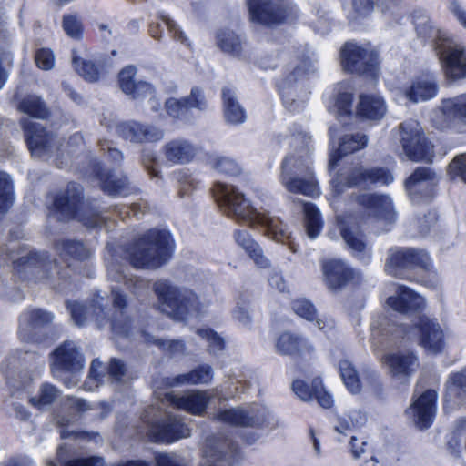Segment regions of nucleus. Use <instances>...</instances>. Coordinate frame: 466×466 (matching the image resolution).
Segmentation results:
<instances>
[{
	"label": "nucleus",
	"instance_id": "1",
	"mask_svg": "<svg viewBox=\"0 0 466 466\" xmlns=\"http://www.w3.org/2000/svg\"><path fill=\"white\" fill-rule=\"evenodd\" d=\"M286 138L289 152L281 165V184L290 193L318 197L320 190L312 171L311 136L301 126L293 125Z\"/></svg>",
	"mask_w": 466,
	"mask_h": 466
},
{
	"label": "nucleus",
	"instance_id": "2",
	"mask_svg": "<svg viewBox=\"0 0 466 466\" xmlns=\"http://www.w3.org/2000/svg\"><path fill=\"white\" fill-rule=\"evenodd\" d=\"M213 191L218 206L229 218L249 226H261L265 235L277 242L286 243L290 238L278 218L258 212L234 186L218 182Z\"/></svg>",
	"mask_w": 466,
	"mask_h": 466
},
{
	"label": "nucleus",
	"instance_id": "3",
	"mask_svg": "<svg viewBox=\"0 0 466 466\" xmlns=\"http://www.w3.org/2000/svg\"><path fill=\"white\" fill-rule=\"evenodd\" d=\"M154 290L160 301L163 312L177 320H187L205 312L208 303L201 299L192 289L177 288L167 280L155 282Z\"/></svg>",
	"mask_w": 466,
	"mask_h": 466
},
{
	"label": "nucleus",
	"instance_id": "4",
	"mask_svg": "<svg viewBox=\"0 0 466 466\" xmlns=\"http://www.w3.org/2000/svg\"><path fill=\"white\" fill-rule=\"evenodd\" d=\"M173 244L166 230L150 229L127 250L130 264L137 268H157L171 257Z\"/></svg>",
	"mask_w": 466,
	"mask_h": 466
},
{
	"label": "nucleus",
	"instance_id": "5",
	"mask_svg": "<svg viewBox=\"0 0 466 466\" xmlns=\"http://www.w3.org/2000/svg\"><path fill=\"white\" fill-rule=\"evenodd\" d=\"M82 200L83 187L76 183H69L65 191L56 196L49 217L59 221L76 218L87 228L101 227L105 223V218L97 212H92L91 214L80 212Z\"/></svg>",
	"mask_w": 466,
	"mask_h": 466
},
{
	"label": "nucleus",
	"instance_id": "6",
	"mask_svg": "<svg viewBox=\"0 0 466 466\" xmlns=\"http://www.w3.org/2000/svg\"><path fill=\"white\" fill-rule=\"evenodd\" d=\"M314 72L315 66L312 60L305 57L281 77L278 86L287 109L297 112L304 107L309 99V91L304 87L303 82Z\"/></svg>",
	"mask_w": 466,
	"mask_h": 466
},
{
	"label": "nucleus",
	"instance_id": "7",
	"mask_svg": "<svg viewBox=\"0 0 466 466\" xmlns=\"http://www.w3.org/2000/svg\"><path fill=\"white\" fill-rule=\"evenodd\" d=\"M51 369L54 375L70 388L76 386L79 379L77 373L85 367V359L78 347L72 340H66L52 352Z\"/></svg>",
	"mask_w": 466,
	"mask_h": 466
},
{
	"label": "nucleus",
	"instance_id": "8",
	"mask_svg": "<svg viewBox=\"0 0 466 466\" xmlns=\"http://www.w3.org/2000/svg\"><path fill=\"white\" fill-rule=\"evenodd\" d=\"M400 142L406 158L412 162L431 163L434 157L433 145L426 138L419 122L413 119L399 127Z\"/></svg>",
	"mask_w": 466,
	"mask_h": 466
},
{
	"label": "nucleus",
	"instance_id": "9",
	"mask_svg": "<svg viewBox=\"0 0 466 466\" xmlns=\"http://www.w3.org/2000/svg\"><path fill=\"white\" fill-rule=\"evenodd\" d=\"M431 266V258L424 250L394 247L388 251L385 271L393 277L410 279V270L417 268L429 270Z\"/></svg>",
	"mask_w": 466,
	"mask_h": 466
},
{
	"label": "nucleus",
	"instance_id": "10",
	"mask_svg": "<svg viewBox=\"0 0 466 466\" xmlns=\"http://www.w3.org/2000/svg\"><path fill=\"white\" fill-rule=\"evenodd\" d=\"M445 78L457 82L466 78V46L451 35L434 49Z\"/></svg>",
	"mask_w": 466,
	"mask_h": 466
},
{
	"label": "nucleus",
	"instance_id": "11",
	"mask_svg": "<svg viewBox=\"0 0 466 466\" xmlns=\"http://www.w3.org/2000/svg\"><path fill=\"white\" fill-rule=\"evenodd\" d=\"M112 295L114 313L110 317L108 316V312H106L105 299L101 296H96L95 299L91 305L95 321L99 328L110 322L113 332L121 336H129L131 320L124 312V309L127 305L126 296L116 289H112Z\"/></svg>",
	"mask_w": 466,
	"mask_h": 466
},
{
	"label": "nucleus",
	"instance_id": "12",
	"mask_svg": "<svg viewBox=\"0 0 466 466\" xmlns=\"http://www.w3.org/2000/svg\"><path fill=\"white\" fill-rule=\"evenodd\" d=\"M392 181V175L384 168L359 167L351 169L347 176L339 175L333 179L332 193L333 197H338L348 187L367 188L371 185H389Z\"/></svg>",
	"mask_w": 466,
	"mask_h": 466
},
{
	"label": "nucleus",
	"instance_id": "13",
	"mask_svg": "<svg viewBox=\"0 0 466 466\" xmlns=\"http://www.w3.org/2000/svg\"><path fill=\"white\" fill-rule=\"evenodd\" d=\"M253 22L275 25L291 21L293 6L288 0H247Z\"/></svg>",
	"mask_w": 466,
	"mask_h": 466
},
{
	"label": "nucleus",
	"instance_id": "14",
	"mask_svg": "<svg viewBox=\"0 0 466 466\" xmlns=\"http://www.w3.org/2000/svg\"><path fill=\"white\" fill-rule=\"evenodd\" d=\"M16 245H13L10 249V253L6 255V262L11 261L16 264L18 267H25L36 270L39 275V279L49 280L54 279V274L57 275L58 279H65L66 276L62 275L61 271L58 270V267L55 260H51L46 252H25L21 249L19 253L15 252Z\"/></svg>",
	"mask_w": 466,
	"mask_h": 466
},
{
	"label": "nucleus",
	"instance_id": "15",
	"mask_svg": "<svg viewBox=\"0 0 466 466\" xmlns=\"http://www.w3.org/2000/svg\"><path fill=\"white\" fill-rule=\"evenodd\" d=\"M340 56L343 69L359 75H373L378 64V55L374 50L355 43H346L340 51Z\"/></svg>",
	"mask_w": 466,
	"mask_h": 466
},
{
	"label": "nucleus",
	"instance_id": "16",
	"mask_svg": "<svg viewBox=\"0 0 466 466\" xmlns=\"http://www.w3.org/2000/svg\"><path fill=\"white\" fill-rule=\"evenodd\" d=\"M214 418L232 426L257 428L265 422L266 413L258 405H247L220 410Z\"/></svg>",
	"mask_w": 466,
	"mask_h": 466
},
{
	"label": "nucleus",
	"instance_id": "17",
	"mask_svg": "<svg viewBox=\"0 0 466 466\" xmlns=\"http://www.w3.org/2000/svg\"><path fill=\"white\" fill-rule=\"evenodd\" d=\"M437 392L427 390L416 398L406 410L407 417L420 430L428 429L436 414Z\"/></svg>",
	"mask_w": 466,
	"mask_h": 466
},
{
	"label": "nucleus",
	"instance_id": "18",
	"mask_svg": "<svg viewBox=\"0 0 466 466\" xmlns=\"http://www.w3.org/2000/svg\"><path fill=\"white\" fill-rule=\"evenodd\" d=\"M238 447L231 441L220 436L206 440L203 450L204 461L200 466H227L237 453Z\"/></svg>",
	"mask_w": 466,
	"mask_h": 466
},
{
	"label": "nucleus",
	"instance_id": "19",
	"mask_svg": "<svg viewBox=\"0 0 466 466\" xmlns=\"http://www.w3.org/2000/svg\"><path fill=\"white\" fill-rule=\"evenodd\" d=\"M438 181L432 169L419 167L406 179L405 187L412 200L419 201L420 198L428 199L433 196Z\"/></svg>",
	"mask_w": 466,
	"mask_h": 466
},
{
	"label": "nucleus",
	"instance_id": "20",
	"mask_svg": "<svg viewBox=\"0 0 466 466\" xmlns=\"http://www.w3.org/2000/svg\"><path fill=\"white\" fill-rule=\"evenodd\" d=\"M21 124L32 156L42 157L52 150L55 147L52 134L47 133L40 124L33 122L27 117L22 118Z\"/></svg>",
	"mask_w": 466,
	"mask_h": 466
},
{
	"label": "nucleus",
	"instance_id": "21",
	"mask_svg": "<svg viewBox=\"0 0 466 466\" xmlns=\"http://www.w3.org/2000/svg\"><path fill=\"white\" fill-rule=\"evenodd\" d=\"M382 361L397 380L410 378L420 365L417 355L408 350L387 353L383 356Z\"/></svg>",
	"mask_w": 466,
	"mask_h": 466
},
{
	"label": "nucleus",
	"instance_id": "22",
	"mask_svg": "<svg viewBox=\"0 0 466 466\" xmlns=\"http://www.w3.org/2000/svg\"><path fill=\"white\" fill-rule=\"evenodd\" d=\"M150 433L156 442L171 443L190 435V430L177 416L167 413L151 426Z\"/></svg>",
	"mask_w": 466,
	"mask_h": 466
},
{
	"label": "nucleus",
	"instance_id": "23",
	"mask_svg": "<svg viewBox=\"0 0 466 466\" xmlns=\"http://www.w3.org/2000/svg\"><path fill=\"white\" fill-rule=\"evenodd\" d=\"M411 21L417 36L423 41H431L433 49L441 45L451 34L435 26L426 10L416 8L411 13Z\"/></svg>",
	"mask_w": 466,
	"mask_h": 466
},
{
	"label": "nucleus",
	"instance_id": "24",
	"mask_svg": "<svg viewBox=\"0 0 466 466\" xmlns=\"http://www.w3.org/2000/svg\"><path fill=\"white\" fill-rule=\"evenodd\" d=\"M117 133L132 143L157 142L164 137L162 129L136 121L121 123L117 126Z\"/></svg>",
	"mask_w": 466,
	"mask_h": 466
},
{
	"label": "nucleus",
	"instance_id": "25",
	"mask_svg": "<svg viewBox=\"0 0 466 466\" xmlns=\"http://www.w3.org/2000/svg\"><path fill=\"white\" fill-rule=\"evenodd\" d=\"M416 328L421 347L431 353H438L442 350L443 333L438 322L426 316H419Z\"/></svg>",
	"mask_w": 466,
	"mask_h": 466
},
{
	"label": "nucleus",
	"instance_id": "26",
	"mask_svg": "<svg viewBox=\"0 0 466 466\" xmlns=\"http://www.w3.org/2000/svg\"><path fill=\"white\" fill-rule=\"evenodd\" d=\"M322 270L327 285L331 289H339L349 282L359 279L360 274L339 259H331L322 265Z\"/></svg>",
	"mask_w": 466,
	"mask_h": 466
},
{
	"label": "nucleus",
	"instance_id": "27",
	"mask_svg": "<svg viewBox=\"0 0 466 466\" xmlns=\"http://www.w3.org/2000/svg\"><path fill=\"white\" fill-rule=\"evenodd\" d=\"M387 303L393 310L406 315L420 314L425 306L421 296L404 286H398L396 296L390 297Z\"/></svg>",
	"mask_w": 466,
	"mask_h": 466
},
{
	"label": "nucleus",
	"instance_id": "28",
	"mask_svg": "<svg viewBox=\"0 0 466 466\" xmlns=\"http://www.w3.org/2000/svg\"><path fill=\"white\" fill-rule=\"evenodd\" d=\"M165 400L177 409L200 415L208 406L209 396L206 391L199 390H192L184 395H175L168 392L165 394Z\"/></svg>",
	"mask_w": 466,
	"mask_h": 466
},
{
	"label": "nucleus",
	"instance_id": "29",
	"mask_svg": "<svg viewBox=\"0 0 466 466\" xmlns=\"http://www.w3.org/2000/svg\"><path fill=\"white\" fill-rule=\"evenodd\" d=\"M137 68L134 66L124 67L118 74V83L123 93L133 99H144L154 93L153 86L146 81H136Z\"/></svg>",
	"mask_w": 466,
	"mask_h": 466
},
{
	"label": "nucleus",
	"instance_id": "30",
	"mask_svg": "<svg viewBox=\"0 0 466 466\" xmlns=\"http://www.w3.org/2000/svg\"><path fill=\"white\" fill-rule=\"evenodd\" d=\"M358 202L368 213V216L389 221H392L394 218L392 200L387 195L363 194L359 197Z\"/></svg>",
	"mask_w": 466,
	"mask_h": 466
},
{
	"label": "nucleus",
	"instance_id": "31",
	"mask_svg": "<svg viewBox=\"0 0 466 466\" xmlns=\"http://www.w3.org/2000/svg\"><path fill=\"white\" fill-rule=\"evenodd\" d=\"M54 316L41 309H27L19 319V334L25 340H30L36 329L52 323Z\"/></svg>",
	"mask_w": 466,
	"mask_h": 466
},
{
	"label": "nucleus",
	"instance_id": "32",
	"mask_svg": "<svg viewBox=\"0 0 466 466\" xmlns=\"http://www.w3.org/2000/svg\"><path fill=\"white\" fill-rule=\"evenodd\" d=\"M276 350L281 355L304 357L310 355L314 348L300 335L290 332L282 333L276 341Z\"/></svg>",
	"mask_w": 466,
	"mask_h": 466
},
{
	"label": "nucleus",
	"instance_id": "33",
	"mask_svg": "<svg viewBox=\"0 0 466 466\" xmlns=\"http://www.w3.org/2000/svg\"><path fill=\"white\" fill-rule=\"evenodd\" d=\"M340 233L353 255L364 262L369 261L370 251L363 240L359 226L351 225V219L349 218L347 220L341 221Z\"/></svg>",
	"mask_w": 466,
	"mask_h": 466
},
{
	"label": "nucleus",
	"instance_id": "34",
	"mask_svg": "<svg viewBox=\"0 0 466 466\" xmlns=\"http://www.w3.org/2000/svg\"><path fill=\"white\" fill-rule=\"evenodd\" d=\"M439 91L437 77L434 75H426L418 77L406 89V97L413 102H424L435 97Z\"/></svg>",
	"mask_w": 466,
	"mask_h": 466
},
{
	"label": "nucleus",
	"instance_id": "35",
	"mask_svg": "<svg viewBox=\"0 0 466 466\" xmlns=\"http://www.w3.org/2000/svg\"><path fill=\"white\" fill-rule=\"evenodd\" d=\"M198 153V147L188 140L177 138L170 140L163 147L165 158L172 164H187Z\"/></svg>",
	"mask_w": 466,
	"mask_h": 466
},
{
	"label": "nucleus",
	"instance_id": "36",
	"mask_svg": "<svg viewBox=\"0 0 466 466\" xmlns=\"http://www.w3.org/2000/svg\"><path fill=\"white\" fill-rule=\"evenodd\" d=\"M387 107L382 97L378 95H360L357 114L365 119L378 121L386 114Z\"/></svg>",
	"mask_w": 466,
	"mask_h": 466
},
{
	"label": "nucleus",
	"instance_id": "37",
	"mask_svg": "<svg viewBox=\"0 0 466 466\" xmlns=\"http://www.w3.org/2000/svg\"><path fill=\"white\" fill-rule=\"evenodd\" d=\"M368 144V137L362 133L348 134L340 139L339 147L331 151L329 158V167H334L337 166L338 161L348 154L354 153L360 149L364 148Z\"/></svg>",
	"mask_w": 466,
	"mask_h": 466
},
{
	"label": "nucleus",
	"instance_id": "38",
	"mask_svg": "<svg viewBox=\"0 0 466 466\" xmlns=\"http://www.w3.org/2000/svg\"><path fill=\"white\" fill-rule=\"evenodd\" d=\"M353 91L348 82L339 83L335 87L333 104L329 110L341 120L342 117L349 116L352 113Z\"/></svg>",
	"mask_w": 466,
	"mask_h": 466
},
{
	"label": "nucleus",
	"instance_id": "39",
	"mask_svg": "<svg viewBox=\"0 0 466 466\" xmlns=\"http://www.w3.org/2000/svg\"><path fill=\"white\" fill-rule=\"evenodd\" d=\"M213 378V370L208 365H201L190 372L180 374L173 378H166L165 384L173 388L187 384H206L211 381Z\"/></svg>",
	"mask_w": 466,
	"mask_h": 466
},
{
	"label": "nucleus",
	"instance_id": "40",
	"mask_svg": "<svg viewBox=\"0 0 466 466\" xmlns=\"http://www.w3.org/2000/svg\"><path fill=\"white\" fill-rule=\"evenodd\" d=\"M441 111L447 125L466 123V93L441 101Z\"/></svg>",
	"mask_w": 466,
	"mask_h": 466
},
{
	"label": "nucleus",
	"instance_id": "41",
	"mask_svg": "<svg viewBox=\"0 0 466 466\" xmlns=\"http://www.w3.org/2000/svg\"><path fill=\"white\" fill-rule=\"evenodd\" d=\"M223 111L225 120L231 125L242 124L246 120V113L238 101L235 92L229 87L222 89Z\"/></svg>",
	"mask_w": 466,
	"mask_h": 466
},
{
	"label": "nucleus",
	"instance_id": "42",
	"mask_svg": "<svg viewBox=\"0 0 466 466\" xmlns=\"http://www.w3.org/2000/svg\"><path fill=\"white\" fill-rule=\"evenodd\" d=\"M234 238L237 244L248 253L249 257L258 267L261 268L269 267V260L263 255L262 249L258 244L250 238L247 230H236Z\"/></svg>",
	"mask_w": 466,
	"mask_h": 466
},
{
	"label": "nucleus",
	"instance_id": "43",
	"mask_svg": "<svg viewBox=\"0 0 466 466\" xmlns=\"http://www.w3.org/2000/svg\"><path fill=\"white\" fill-rule=\"evenodd\" d=\"M217 46L232 56L240 57L243 52V37L232 30L223 29L217 33Z\"/></svg>",
	"mask_w": 466,
	"mask_h": 466
},
{
	"label": "nucleus",
	"instance_id": "44",
	"mask_svg": "<svg viewBox=\"0 0 466 466\" xmlns=\"http://www.w3.org/2000/svg\"><path fill=\"white\" fill-rule=\"evenodd\" d=\"M59 256L65 259L82 261L90 256V250L80 241L63 239L56 243Z\"/></svg>",
	"mask_w": 466,
	"mask_h": 466
},
{
	"label": "nucleus",
	"instance_id": "45",
	"mask_svg": "<svg viewBox=\"0 0 466 466\" xmlns=\"http://www.w3.org/2000/svg\"><path fill=\"white\" fill-rule=\"evenodd\" d=\"M96 176L101 181V187L109 196L126 195L127 178L116 179L109 171H105L100 166L96 167Z\"/></svg>",
	"mask_w": 466,
	"mask_h": 466
},
{
	"label": "nucleus",
	"instance_id": "46",
	"mask_svg": "<svg viewBox=\"0 0 466 466\" xmlns=\"http://www.w3.org/2000/svg\"><path fill=\"white\" fill-rule=\"evenodd\" d=\"M62 409L70 413L69 417L57 416V423L66 425L76 420L77 415L91 409L89 403L81 398L67 396L62 404Z\"/></svg>",
	"mask_w": 466,
	"mask_h": 466
},
{
	"label": "nucleus",
	"instance_id": "47",
	"mask_svg": "<svg viewBox=\"0 0 466 466\" xmlns=\"http://www.w3.org/2000/svg\"><path fill=\"white\" fill-rule=\"evenodd\" d=\"M366 416L360 410H352L348 414L337 415L334 420V430L339 434L346 435L353 429L363 425Z\"/></svg>",
	"mask_w": 466,
	"mask_h": 466
},
{
	"label": "nucleus",
	"instance_id": "48",
	"mask_svg": "<svg viewBox=\"0 0 466 466\" xmlns=\"http://www.w3.org/2000/svg\"><path fill=\"white\" fill-rule=\"evenodd\" d=\"M18 108L21 112L35 118L45 119L49 116V110L44 101L34 95L23 98Z\"/></svg>",
	"mask_w": 466,
	"mask_h": 466
},
{
	"label": "nucleus",
	"instance_id": "49",
	"mask_svg": "<svg viewBox=\"0 0 466 466\" xmlns=\"http://www.w3.org/2000/svg\"><path fill=\"white\" fill-rule=\"evenodd\" d=\"M72 64L76 73L86 81L96 82L99 79L100 72L97 66L90 60L78 56L73 51Z\"/></svg>",
	"mask_w": 466,
	"mask_h": 466
},
{
	"label": "nucleus",
	"instance_id": "50",
	"mask_svg": "<svg viewBox=\"0 0 466 466\" xmlns=\"http://www.w3.org/2000/svg\"><path fill=\"white\" fill-rule=\"evenodd\" d=\"M305 214V225L307 234L310 238H315L322 228V220L318 208L311 203H303Z\"/></svg>",
	"mask_w": 466,
	"mask_h": 466
},
{
	"label": "nucleus",
	"instance_id": "51",
	"mask_svg": "<svg viewBox=\"0 0 466 466\" xmlns=\"http://www.w3.org/2000/svg\"><path fill=\"white\" fill-rule=\"evenodd\" d=\"M339 370L341 379L351 393H359L360 391V382L355 367L348 360H342L339 363Z\"/></svg>",
	"mask_w": 466,
	"mask_h": 466
},
{
	"label": "nucleus",
	"instance_id": "52",
	"mask_svg": "<svg viewBox=\"0 0 466 466\" xmlns=\"http://www.w3.org/2000/svg\"><path fill=\"white\" fill-rule=\"evenodd\" d=\"M13 202V182L6 173L0 172V216L8 211Z\"/></svg>",
	"mask_w": 466,
	"mask_h": 466
},
{
	"label": "nucleus",
	"instance_id": "53",
	"mask_svg": "<svg viewBox=\"0 0 466 466\" xmlns=\"http://www.w3.org/2000/svg\"><path fill=\"white\" fill-rule=\"evenodd\" d=\"M292 309L298 316L309 321L316 320V325L319 329H322L324 328V323L322 322V320L316 318V309L309 300L306 299H295L292 302Z\"/></svg>",
	"mask_w": 466,
	"mask_h": 466
},
{
	"label": "nucleus",
	"instance_id": "54",
	"mask_svg": "<svg viewBox=\"0 0 466 466\" xmlns=\"http://www.w3.org/2000/svg\"><path fill=\"white\" fill-rule=\"evenodd\" d=\"M59 390L52 384L45 383L41 386L38 397H32L30 403L37 408H42L55 401L57 398Z\"/></svg>",
	"mask_w": 466,
	"mask_h": 466
},
{
	"label": "nucleus",
	"instance_id": "55",
	"mask_svg": "<svg viewBox=\"0 0 466 466\" xmlns=\"http://www.w3.org/2000/svg\"><path fill=\"white\" fill-rule=\"evenodd\" d=\"M62 26L69 37L76 40L82 37L83 23L76 14L64 15Z\"/></svg>",
	"mask_w": 466,
	"mask_h": 466
},
{
	"label": "nucleus",
	"instance_id": "56",
	"mask_svg": "<svg viewBox=\"0 0 466 466\" xmlns=\"http://www.w3.org/2000/svg\"><path fill=\"white\" fill-rule=\"evenodd\" d=\"M145 339L147 342H152L158 346L165 351H167L171 355L182 354L185 351V344L182 340H167L161 339H155L153 336L144 334Z\"/></svg>",
	"mask_w": 466,
	"mask_h": 466
},
{
	"label": "nucleus",
	"instance_id": "57",
	"mask_svg": "<svg viewBox=\"0 0 466 466\" xmlns=\"http://www.w3.org/2000/svg\"><path fill=\"white\" fill-rule=\"evenodd\" d=\"M460 390L466 392V367L451 374L447 380V396L458 395Z\"/></svg>",
	"mask_w": 466,
	"mask_h": 466
},
{
	"label": "nucleus",
	"instance_id": "58",
	"mask_svg": "<svg viewBox=\"0 0 466 466\" xmlns=\"http://www.w3.org/2000/svg\"><path fill=\"white\" fill-rule=\"evenodd\" d=\"M212 165L218 171L228 176H238L242 171L241 166L228 157H218Z\"/></svg>",
	"mask_w": 466,
	"mask_h": 466
},
{
	"label": "nucleus",
	"instance_id": "59",
	"mask_svg": "<svg viewBox=\"0 0 466 466\" xmlns=\"http://www.w3.org/2000/svg\"><path fill=\"white\" fill-rule=\"evenodd\" d=\"M107 271L110 278L114 279L116 282H124L128 288H133L135 290L145 288L147 282L137 277L127 278V275L118 271L114 264L107 266Z\"/></svg>",
	"mask_w": 466,
	"mask_h": 466
},
{
	"label": "nucleus",
	"instance_id": "60",
	"mask_svg": "<svg viewBox=\"0 0 466 466\" xmlns=\"http://www.w3.org/2000/svg\"><path fill=\"white\" fill-rule=\"evenodd\" d=\"M188 102L189 100L185 97L181 99L171 97L166 101L165 108L170 116L181 118L189 110Z\"/></svg>",
	"mask_w": 466,
	"mask_h": 466
},
{
	"label": "nucleus",
	"instance_id": "61",
	"mask_svg": "<svg viewBox=\"0 0 466 466\" xmlns=\"http://www.w3.org/2000/svg\"><path fill=\"white\" fill-rule=\"evenodd\" d=\"M197 333L208 341V350L211 353H217L224 349V339L216 332L209 329H198Z\"/></svg>",
	"mask_w": 466,
	"mask_h": 466
},
{
	"label": "nucleus",
	"instance_id": "62",
	"mask_svg": "<svg viewBox=\"0 0 466 466\" xmlns=\"http://www.w3.org/2000/svg\"><path fill=\"white\" fill-rule=\"evenodd\" d=\"M66 307L70 311V315L74 323L79 327L86 324L88 317V309L79 302L67 301Z\"/></svg>",
	"mask_w": 466,
	"mask_h": 466
},
{
	"label": "nucleus",
	"instance_id": "63",
	"mask_svg": "<svg viewBox=\"0 0 466 466\" xmlns=\"http://www.w3.org/2000/svg\"><path fill=\"white\" fill-rule=\"evenodd\" d=\"M313 397H315L319 404L325 409L330 408L333 405L332 396L324 390L322 381L319 379L314 380Z\"/></svg>",
	"mask_w": 466,
	"mask_h": 466
},
{
	"label": "nucleus",
	"instance_id": "64",
	"mask_svg": "<svg viewBox=\"0 0 466 466\" xmlns=\"http://www.w3.org/2000/svg\"><path fill=\"white\" fill-rule=\"evenodd\" d=\"M449 169L451 175L460 177L466 183V153L455 157L450 163Z\"/></svg>",
	"mask_w": 466,
	"mask_h": 466
}]
</instances>
